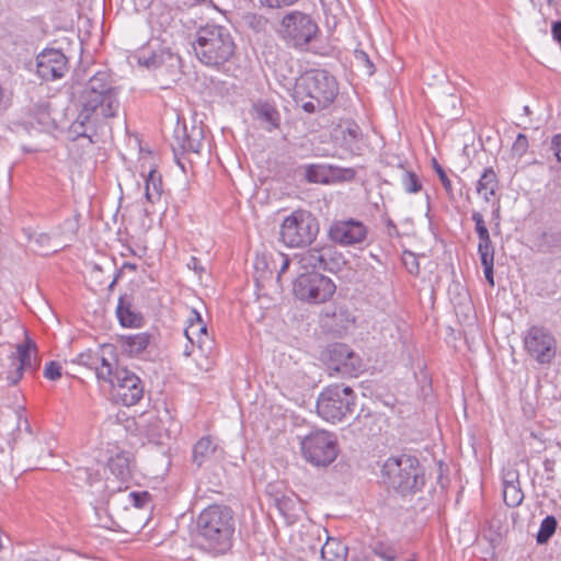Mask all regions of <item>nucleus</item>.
Masks as SVG:
<instances>
[{
	"mask_svg": "<svg viewBox=\"0 0 561 561\" xmlns=\"http://www.w3.org/2000/svg\"><path fill=\"white\" fill-rule=\"evenodd\" d=\"M234 531V513L227 505H208L196 518L198 545L214 557L224 556L231 550Z\"/></svg>",
	"mask_w": 561,
	"mask_h": 561,
	"instance_id": "f257e3e1",
	"label": "nucleus"
},
{
	"mask_svg": "<svg viewBox=\"0 0 561 561\" xmlns=\"http://www.w3.org/2000/svg\"><path fill=\"white\" fill-rule=\"evenodd\" d=\"M339 94V83L324 69H310L296 79L293 99L306 113L312 114L328 108Z\"/></svg>",
	"mask_w": 561,
	"mask_h": 561,
	"instance_id": "f03ea898",
	"label": "nucleus"
},
{
	"mask_svg": "<svg viewBox=\"0 0 561 561\" xmlns=\"http://www.w3.org/2000/svg\"><path fill=\"white\" fill-rule=\"evenodd\" d=\"M119 106L118 93L80 95L79 112L70 131L92 140L110 118L116 117Z\"/></svg>",
	"mask_w": 561,
	"mask_h": 561,
	"instance_id": "7ed1b4c3",
	"label": "nucleus"
},
{
	"mask_svg": "<svg viewBox=\"0 0 561 561\" xmlns=\"http://www.w3.org/2000/svg\"><path fill=\"white\" fill-rule=\"evenodd\" d=\"M192 48L202 65L219 69L234 55L236 44L226 26L206 24L196 30Z\"/></svg>",
	"mask_w": 561,
	"mask_h": 561,
	"instance_id": "20e7f679",
	"label": "nucleus"
},
{
	"mask_svg": "<svg viewBox=\"0 0 561 561\" xmlns=\"http://www.w3.org/2000/svg\"><path fill=\"white\" fill-rule=\"evenodd\" d=\"M388 486L402 494L414 493L425 485L424 469L415 456L401 454L388 458L382 466Z\"/></svg>",
	"mask_w": 561,
	"mask_h": 561,
	"instance_id": "39448f33",
	"label": "nucleus"
},
{
	"mask_svg": "<svg viewBox=\"0 0 561 561\" xmlns=\"http://www.w3.org/2000/svg\"><path fill=\"white\" fill-rule=\"evenodd\" d=\"M356 396L351 387L331 385L324 388L317 400L319 416L328 422H340L352 414Z\"/></svg>",
	"mask_w": 561,
	"mask_h": 561,
	"instance_id": "423d86ee",
	"label": "nucleus"
},
{
	"mask_svg": "<svg viewBox=\"0 0 561 561\" xmlns=\"http://www.w3.org/2000/svg\"><path fill=\"white\" fill-rule=\"evenodd\" d=\"M319 32L317 22L302 11L294 10L285 14L280 21L278 33L290 47L306 50Z\"/></svg>",
	"mask_w": 561,
	"mask_h": 561,
	"instance_id": "0eeeda50",
	"label": "nucleus"
},
{
	"mask_svg": "<svg viewBox=\"0 0 561 561\" xmlns=\"http://www.w3.org/2000/svg\"><path fill=\"white\" fill-rule=\"evenodd\" d=\"M318 233V219L311 213L300 209L285 217L279 229L282 242L289 248L311 244Z\"/></svg>",
	"mask_w": 561,
	"mask_h": 561,
	"instance_id": "6e6552de",
	"label": "nucleus"
},
{
	"mask_svg": "<svg viewBox=\"0 0 561 561\" xmlns=\"http://www.w3.org/2000/svg\"><path fill=\"white\" fill-rule=\"evenodd\" d=\"M335 290L333 280L319 272H302L293 282L294 296L309 304H323Z\"/></svg>",
	"mask_w": 561,
	"mask_h": 561,
	"instance_id": "1a4fd4ad",
	"label": "nucleus"
},
{
	"mask_svg": "<svg viewBox=\"0 0 561 561\" xmlns=\"http://www.w3.org/2000/svg\"><path fill=\"white\" fill-rule=\"evenodd\" d=\"M300 446L304 458L316 467H328L339 454L336 437L327 431L311 432L301 439Z\"/></svg>",
	"mask_w": 561,
	"mask_h": 561,
	"instance_id": "9d476101",
	"label": "nucleus"
},
{
	"mask_svg": "<svg viewBox=\"0 0 561 561\" xmlns=\"http://www.w3.org/2000/svg\"><path fill=\"white\" fill-rule=\"evenodd\" d=\"M142 65L154 71L162 89H169L181 79V58L169 49L153 51L149 57L139 59Z\"/></svg>",
	"mask_w": 561,
	"mask_h": 561,
	"instance_id": "9b49d317",
	"label": "nucleus"
},
{
	"mask_svg": "<svg viewBox=\"0 0 561 561\" xmlns=\"http://www.w3.org/2000/svg\"><path fill=\"white\" fill-rule=\"evenodd\" d=\"M524 346L529 356L541 365L552 362L557 353V341L546 328L533 325L524 336Z\"/></svg>",
	"mask_w": 561,
	"mask_h": 561,
	"instance_id": "f8f14e48",
	"label": "nucleus"
},
{
	"mask_svg": "<svg viewBox=\"0 0 561 561\" xmlns=\"http://www.w3.org/2000/svg\"><path fill=\"white\" fill-rule=\"evenodd\" d=\"M297 257L304 272H334L342 263V255L331 245L311 248L299 253Z\"/></svg>",
	"mask_w": 561,
	"mask_h": 561,
	"instance_id": "ddd939ff",
	"label": "nucleus"
},
{
	"mask_svg": "<svg viewBox=\"0 0 561 561\" xmlns=\"http://www.w3.org/2000/svg\"><path fill=\"white\" fill-rule=\"evenodd\" d=\"M108 383L112 385L116 399L126 407L137 404L144 397L142 381L126 368H116L114 378Z\"/></svg>",
	"mask_w": 561,
	"mask_h": 561,
	"instance_id": "4468645a",
	"label": "nucleus"
},
{
	"mask_svg": "<svg viewBox=\"0 0 561 561\" xmlns=\"http://www.w3.org/2000/svg\"><path fill=\"white\" fill-rule=\"evenodd\" d=\"M13 371H9L7 379L10 385L15 386L22 378L23 371H35L38 368L36 343L26 337L25 342L16 346V352L10 357Z\"/></svg>",
	"mask_w": 561,
	"mask_h": 561,
	"instance_id": "2eb2a0df",
	"label": "nucleus"
},
{
	"mask_svg": "<svg viewBox=\"0 0 561 561\" xmlns=\"http://www.w3.org/2000/svg\"><path fill=\"white\" fill-rule=\"evenodd\" d=\"M204 128L198 125L188 127L185 123L178 122L174 133L173 141L171 144L174 156L184 152L198 153L204 142Z\"/></svg>",
	"mask_w": 561,
	"mask_h": 561,
	"instance_id": "dca6fc26",
	"label": "nucleus"
},
{
	"mask_svg": "<svg viewBox=\"0 0 561 561\" xmlns=\"http://www.w3.org/2000/svg\"><path fill=\"white\" fill-rule=\"evenodd\" d=\"M329 369L343 375H352L360 370V359L353 350L343 343H334L327 348Z\"/></svg>",
	"mask_w": 561,
	"mask_h": 561,
	"instance_id": "f3484780",
	"label": "nucleus"
},
{
	"mask_svg": "<svg viewBox=\"0 0 561 561\" xmlns=\"http://www.w3.org/2000/svg\"><path fill=\"white\" fill-rule=\"evenodd\" d=\"M68 70V59L58 49H45L36 57V73L45 81L60 79Z\"/></svg>",
	"mask_w": 561,
	"mask_h": 561,
	"instance_id": "a211bd4d",
	"label": "nucleus"
},
{
	"mask_svg": "<svg viewBox=\"0 0 561 561\" xmlns=\"http://www.w3.org/2000/svg\"><path fill=\"white\" fill-rule=\"evenodd\" d=\"M328 237L332 242L341 245H354L366 239L367 228L362 221L355 219L337 220L330 226Z\"/></svg>",
	"mask_w": 561,
	"mask_h": 561,
	"instance_id": "6ab92c4d",
	"label": "nucleus"
},
{
	"mask_svg": "<svg viewBox=\"0 0 561 561\" xmlns=\"http://www.w3.org/2000/svg\"><path fill=\"white\" fill-rule=\"evenodd\" d=\"M129 297L127 294L119 297L116 308L117 318L125 328H140L144 324V316L134 309Z\"/></svg>",
	"mask_w": 561,
	"mask_h": 561,
	"instance_id": "aec40b11",
	"label": "nucleus"
},
{
	"mask_svg": "<svg viewBox=\"0 0 561 561\" xmlns=\"http://www.w3.org/2000/svg\"><path fill=\"white\" fill-rule=\"evenodd\" d=\"M105 93H118V89L113 85L111 75L107 71H98L89 79L80 95Z\"/></svg>",
	"mask_w": 561,
	"mask_h": 561,
	"instance_id": "412c9836",
	"label": "nucleus"
},
{
	"mask_svg": "<svg viewBox=\"0 0 561 561\" xmlns=\"http://www.w3.org/2000/svg\"><path fill=\"white\" fill-rule=\"evenodd\" d=\"M381 414L362 410L352 425L365 436H375L381 431Z\"/></svg>",
	"mask_w": 561,
	"mask_h": 561,
	"instance_id": "4be33fe9",
	"label": "nucleus"
},
{
	"mask_svg": "<svg viewBox=\"0 0 561 561\" xmlns=\"http://www.w3.org/2000/svg\"><path fill=\"white\" fill-rule=\"evenodd\" d=\"M500 188L497 174L493 168H485L477 181L476 192L489 203Z\"/></svg>",
	"mask_w": 561,
	"mask_h": 561,
	"instance_id": "5701e85b",
	"label": "nucleus"
},
{
	"mask_svg": "<svg viewBox=\"0 0 561 561\" xmlns=\"http://www.w3.org/2000/svg\"><path fill=\"white\" fill-rule=\"evenodd\" d=\"M218 446L210 436L199 438L193 447V462L201 467L205 462L211 460Z\"/></svg>",
	"mask_w": 561,
	"mask_h": 561,
	"instance_id": "b1692460",
	"label": "nucleus"
},
{
	"mask_svg": "<svg viewBox=\"0 0 561 561\" xmlns=\"http://www.w3.org/2000/svg\"><path fill=\"white\" fill-rule=\"evenodd\" d=\"M150 343V335L148 333H138L121 336V345L125 353L130 356H136L142 353Z\"/></svg>",
	"mask_w": 561,
	"mask_h": 561,
	"instance_id": "393cba45",
	"label": "nucleus"
},
{
	"mask_svg": "<svg viewBox=\"0 0 561 561\" xmlns=\"http://www.w3.org/2000/svg\"><path fill=\"white\" fill-rule=\"evenodd\" d=\"M320 552L324 561H346L347 558V547L335 538H328Z\"/></svg>",
	"mask_w": 561,
	"mask_h": 561,
	"instance_id": "a878e982",
	"label": "nucleus"
},
{
	"mask_svg": "<svg viewBox=\"0 0 561 561\" xmlns=\"http://www.w3.org/2000/svg\"><path fill=\"white\" fill-rule=\"evenodd\" d=\"M256 117L265 124L267 130L277 128L279 125V114L270 103H260L255 105Z\"/></svg>",
	"mask_w": 561,
	"mask_h": 561,
	"instance_id": "bb28decb",
	"label": "nucleus"
},
{
	"mask_svg": "<svg viewBox=\"0 0 561 561\" xmlns=\"http://www.w3.org/2000/svg\"><path fill=\"white\" fill-rule=\"evenodd\" d=\"M162 193V179L156 170H150L145 181V196L151 204L158 202Z\"/></svg>",
	"mask_w": 561,
	"mask_h": 561,
	"instance_id": "cd10ccee",
	"label": "nucleus"
},
{
	"mask_svg": "<svg viewBox=\"0 0 561 561\" xmlns=\"http://www.w3.org/2000/svg\"><path fill=\"white\" fill-rule=\"evenodd\" d=\"M107 466L110 471L119 480H126L130 477V461L125 454H117L111 457Z\"/></svg>",
	"mask_w": 561,
	"mask_h": 561,
	"instance_id": "c85d7f7f",
	"label": "nucleus"
},
{
	"mask_svg": "<svg viewBox=\"0 0 561 561\" xmlns=\"http://www.w3.org/2000/svg\"><path fill=\"white\" fill-rule=\"evenodd\" d=\"M187 322L184 334L192 345H196V340L199 339V331L205 329V322L201 313L195 309L191 310Z\"/></svg>",
	"mask_w": 561,
	"mask_h": 561,
	"instance_id": "c756f323",
	"label": "nucleus"
},
{
	"mask_svg": "<svg viewBox=\"0 0 561 561\" xmlns=\"http://www.w3.org/2000/svg\"><path fill=\"white\" fill-rule=\"evenodd\" d=\"M106 351H110V353H113V346H103L102 353H105ZM95 375L99 380H103L105 382H110L113 380L115 370L113 369V363H111L108 359L104 357V354H100V363L95 365L94 369Z\"/></svg>",
	"mask_w": 561,
	"mask_h": 561,
	"instance_id": "7c9ffc66",
	"label": "nucleus"
},
{
	"mask_svg": "<svg viewBox=\"0 0 561 561\" xmlns=\"http://www.w3.org/2000/svg\"><path fill=\"white\" fill-rule=\"evenodd\" d=\"M332 176L331 169L322 164H309L306 167L305 178L309 183H329Z\"/></svg>",
	"mask_w": 561,
	"mask_h": 561,
	"instance_id": "2f4dec72",
	"label": "nucleus"
},
{
	"mask_svg": "<svg viewBox=\"0 0 561 561\" xmlns=\"http://www.w3.org/2000/svg\"><path fill=\"white\" fill-rule=\"evenodd\" d=\"M30 123H37L42 127L50 124V111L47 102H39L30 108Z\"/></svg>",
	"mask_w": 561,
	"mask_h": 561,
	"instance_id": "473e14b6",
	"label": "nucleus"
},
{
	"mask_svg": "<svg viewBox=\"0 0 561 561\" xmlns=\"http://www.w3.org/2000/svg\"><path fill=\"white\" fill-rule=\"evenodd\" d=\"M341 135L343 142L347 146L358 142L363 137L360 127L354 121H347L344 126H341Z\"/></svg>",
	"mask_w": 561,
	"mask_h": 561,
	"instance_id": "72a5a7b5",
	"label": "nucleus"
},
{
	"mask_svg": "<svg viewBox=\"0 0 561 561\" xmlns=\"http://www.w3.org/2000/svg\"><path fill=\"white\" fill-rule=\"evenodd\" d=\"M503 500L508 507H517L524 500V493L520 484H511L503 486Z\"/></svg>",
	"mask_w": 561,
	"mask_h": 561,
	"instance_id": "f704fd0d",
	"label": "nucleus"
},
{
	"mask_svg": "<svg viewBox=\"0 0 561 561\" xmlns=\"http://www.w3.org/2000/svg\"><path fill=\"white\" fill-rule=\"evenodd\" d=\"M557 529V519L553 516H547L542 519L536 539L539 545L548 542Z\"/></svg>",
	"mask_w": 561,
	"mask_h": 561,
	"instance_id": "c9c22d12",
	"label": "nucleus"
},
{
	"mask_svg": "<svg viewBox=\"0 0 561 561\" xmlns=\"http://www.w3.org/2000/svg\"><path fill=\"white\" fill-rule=\"evenodd\" d=\"M401 183L403 188L409 194L417 193L422 190V183L417 174L413 171L402 169Z\"/></svg>",
	"mask_w": 561,
	"mask_h": 561,
	"instance_id": "e433bc0d",
	"label": "nucleus"
},
{
	"mask_svg": "<svg viewBox=\"0 0 561 561\" xmlns=\"http://www.w3.org/2000/svg\"><path fill=\"white\" fill-rule=\"evenodd\" d=\"M275 505L285 517L290 518L295 516V510L298 503L294 497L282 495L275 499Z\"/></svg>",
	"mask_w": 561,
	"mask_h": 561,
	"instance_id": "4c0bfd02",
	"label": "nucleus"
},
{
	"mask_svg": "<svg viewBox=\"0 0 561 561\" xmlns=\"http://www.w3.org/2000/svg\"><path fill=\"white\" fill-rule=\"evenodd\" d=\"M373 553L385 561H393L397 558V550L385 542L378 541L373 546Z\"/></svg>",
	"mask_w": 561,
	"mask_h": 561,
	"instance_id": "58836bf2",
	"label": "nucleus"
},
{
	"mask_svg": "<svg viewBox=\"0 0 561 561\" xmlns=\"http://www.w3.org/2000/svg\"><path fill=\"white\" fill-rule=\"evenodd\" d=\"M271 257H275V253H262L261 255H256L254 266L257 272H262V277H265L266 273L272 275L275 271Z\"/></svg>",
	"mask_w": 561,
	"mask_h": 561,
	"instance_id": "ea45409f",
	"label": "nucleus"
},
{
	"mask_svg": "<svg viewBox=\"0 0 561 561\" xmlns=\"http://www.w3.org/2000/svg\"><path fill=\"white\" fill-rule=\"evenodd\" d=\"M478 253L480 255L481 263L494 262V247L491 238L479 240Z\"/></svg>",
	"mask_w": 561,
	"mask_h": 561,
	"instance_id": "a19ab883",
	"label": "nucleus"
},
{
	"mask_svg": "<svg viewBox=\"0 0 561 561\" xmlns=\"http://www.w3.org/2000/svg\"><path fill=\"white\" fill-rule=\"evenodd\" d=\"M245 24L255 32H263L267 25V19L256 13H248L244 16Z\"/></svg>",
	"mask_w": 561,
	"mask_h": 561,
	"instance_id": "79ce46f5",
	"label": "nucleus"
},
{
	"mask_svg": "<svg viewBox=\"0 0 561 561\" xmlns=\"http://www.w3.org/2000/svg\"><path fill=\"white\" fill-rule=\"evenodd\" d=\"M560 243H561V238H560V236H558L556 233L547 232V233H543L538 239V248L540 249V251H543V252L550 251L552 248L558 247Z\"/></svg>",
	"mask_w": 561,
	"mask_h": 561,
	"instance_id": "37998d69",
	"label": "nucleus"
},
{
	"mask_svg": "<svg viewBox=\"0 0 561 561\" xmlns=\"http://www.w3.org/2000/svg\"><path fill=\"white\" fill-rule=\"evenodd\" d=\"M271 262L273 263L274 272H276L277 280H279L280 275L289 267L290 260L287 255L275 252V257H271Z\"/></svg>",
	"mask_w": 561,
	"mask_h": 561,
	"instance_id": "c03bdc74",
	"label": "nucleus"
},
{
	"mask_svg": "<svg viewBox=\"0 0 561 561\" xmlns=\"http://www.w3.org/2000/svg\"><path fill=\"white\" fill-rule=\"evenodd\" d=\"M213 345L214 340L208 333L207 325L205 324V329L199 331V339L196 340V346L202 353L208 354L213 350Z\"/></svg>",
	"mask_w": 561,
	"mask_h": 561,
	"instance_id": "a18cd8bd",
	"label": "nucleus"
},
{
	"mask_svg": "<svg viewBox=\"0 0 561 561\" xmlns=\"http://www.w3.org/2000/svg\"><path fill=\"white\" fill-rule=\"evenodd\" d=\"M433 168H434L444 190L446 191V194L451 198L454 196L453 186H451V182H450L449 178L447 176L445 170L442 168V165L435 159H433Z\"/></svg>",
	"mask_w": 561,
	"mask_h": 561,
	"instance_id": "49530a36",
	"label": "nucleus"
},
{
	"mask_svg": "<svg viewBox=\"0 0 561 561\" xmlns=\"http://www.w3.org/2000/svg\"><path fill=\"white\" fill-rule=\"evenodd\" d=\"M471 219L473 220L476 227V232L478 234L479 240L490 238L489 230L484 224L483 216L479 213L473 210L471 215Z\"/></svg>",
	"mask_w": 561,
	"mask_h": 561,
	"instance_id": "de8ad7c7",
	"label": "nucleus"
},
{
	"mask_svg": "<svg viewBox=\"0 0 561 561\" xmlns=\"http://www.w3.org/2000/svg\"><path fill=\"white\" fill-rule=\"evenodd\" d=\"M354 57L357 64L366 69L368 76H371L375 72V66L366 51L362 49H355Z\"/></svg>",
	"mask_w": 561,
	"mask_h": 561,
	"instance_id": "09e8293b",
	"label": "nucleus"
},
{
	"mask_svg": "<svg viewBox=\"0 0 561 561\" xmlns=\"http://www.w3.org/2000/svg\"><path fill=\"white\" fill-rule=\"evenodd\" d=\"M78 363L88 368L94 369L95 365L100 363V354L91 351L81 353L78 355Z\"/></svg>",
	"mask_w": 561,
	"mask_h": 561,
	"instance_id": "8fccbe9b",
	"label": "nucleus"
},
{
	"mask_svg": "<svg viewBox=\"0 0 561 561\" xmlns=\"http://www.w3.org/2000/svg\"><path fill=\"white\" fill-rule=\"evenodd\" d=\"M128 497L131 502V504L136 508H144L150 501V494L146 491L144 492H130L128 494Z\"/></svg>",
	"mask_w": 561,
	"mask_h": 561,
	"instance_id": "3c124183",
	"label": "nucleus"
},
{
	"mask_svg": "<svg viewBox=\"0 0 561 561\" xmlns=\"http://www.w3.org/2000/svg\"><path fill=\"white\" fill-rule=\"evenodd\" d=\"M44 377L49 380H57L61 377V365L58 362L50 360L44 368Z\"/></svg>",
	"mask_w": 561,
	"mask_h": 561,
	"instance_id": "603ef678",
	"label": "nucleus"
},
{
	"mask_svg": "<svg viewBox=\"0 0 561 561\" xmlns=\"http://www.w3.org/2000/svg\"><path fill=\"white\" fill-rule=\"evenodd\" d=\"M528 146L527 137L524 134H518L513 144L512 150L514 153L522 157L527 151Z\"/></svg>",
	"mask_w": 561,
	"mask_h": 561,
	"instance_id": "864d4df0",
	"label": "nucleus"
},
{
	"mask_svg": "<svg viewBox=\"0 0 561 561\" xmlns=\"http://www.w3.org/2000/svg\"><path fill=\"white\" fill-rule=\"evenodd\" d=\"M519 484V473L515 469H508L503 473V486Z\"/></svg>",
	"mask_w": 561,
	"mask_h": 561,
	"instance_id": "5fc2aeb1",
	"label": "nucleus"
},
{
	"mask_svg": "<svg viewBox=\"0 0 561 561\" xmlns=\"http://www.w3.org/2000/svg\"><path fill=\"white\" fill-rule=\"evenodd\" d=\"M298 0H260L261 4L271 9H278L296 3Z\"/></svg>",
	"mask_w": 561,
	"mask_h": 561,
	"instance_id": "6e6d98bb",
	"label": "nucleus"
},
{
	"mask_svg": "<svg viewBox=\"0 0 561 561\" xmlns=\"http://www.w3.org/2000/svg\"><path fill=\"white\" fill-rule=\"evenodd\" d=\"M50 236L47 234V233H39L35 241L39 244V247L45 251V254L48 253V251H53V252H56L57 250L56 249H51L50 247Z\"/></svg>",
	"mask_w": 561,
	"mask_h": 561,
	"instance_id": "4d7b16f0",
	"label": "nucleus"
},
{
	"mask_svg": "<svg viewBox=\"0 0 561 561\" xmlns=\"http://www.w3.org/2000/svg\"><path fill=\"white\" fill-rule=\"evenodd\" d=\"M486 282L490 286H494L493 266L494 262L481 263Z\"/></svg>",
	"mask_w": 561,
	"mask_h": 561,
	"instance_id": "13d9d810",
	"label": "nucleus"
},
{
	"mask_svg": "<svg viewBox=\"0 0 561 561\" xmlns=\"http://www.w3.org/2000/svg\"><path fill=\"white\" fill-rule=\"evenodd\" d=\"M551 149L553 150L557 160L561 163V134L556 135L552 138Z\"/></svg>",
	"mask_w": 561,
	"mask_h": 561,
	"instance_id": "bf43d9fd",
	"label": "nucleus"
},
{
	"mask_svg": "<svg viewBox=\"0 0 561 561\" xmlns=\"http://www.w3.org/2000/svg\"><path fill=\"white\" fill-rule=\"evenodd\" d=\"M187 267L193 270L198 275H201L203 272H205V268L201 265V261L195 256L190 257V260L187 262Z\"/></svg>",
	"mask_w": 561,
	"mask_h": 561,
	"instance_id": "052dcab7",
	"label": "nucleus"
},
{
	"mask_svg": "<svg viewBox=\"0 0 561 561\" xmlns=\"http://www.w3.org/2000/svg\"><path fill=\"white\" fill-rule=\"evenodd\" d=\"M551 31L553 38L561 44V21L554 22Z\"/></svg>",
	"mask_w": 561,
	"mask_h": 561,
	"instance_id": "680f3d73",
	"label": "nucleus"
},
{
	"mask_svg": "<svg viewBox=\"0 0 561 561\" xmlns=\"http://www.w3.org/2000/svg\"><path fill=\"white\" fill-rule=\"evenodd\" d=\"M410 256L412 259V262L410 263L409 272L412 274L419 273V263L413 254L410 253Z\"/></svg>",
	"mask_w": 561,
	"mask_h": 561,
	"instance_id": "e2e57ef3",
	"label": "nucleus"
},
{
	"mask_svg": "<svg viewBox=\"0 0 561 561\" xmlns=\"http://www.w3.org/2000/svg\"><path fill=\"white\" fill-rule=\"evenodd\" d=\"M339 314L344 316L346 322H352V323L355 322V318L351 313H348V311L346 309L344 310L343 308H340Z\"/></svg>",
	"mask_w": 561,
	"mask_h": 561,
	"instance_id": "0e129e2a",
	"label": "nucleus"
},
{
	"mask_svg": "<svg viewBox=\"0 0 561 561\" xmlns=\"http://www.w3.org/2000/svg\"><path fill=\"white\" fill-rule=\"evenodd\" d=\"M78 473H80V474H81V473H82V474H85V476H87V481H88V483H89V484H92V481H91V479H92V474L89 472V470H88V469H78Z\"/></svg>",
	"mask_w": 561,
	"mask_h": 561,
	"instance_id": "69168bd1",
	"label": "nucleus"
},
{
	"mask_svg": "<svg viewBox=\"0 0 561 561\" xmlns=\"http://www.w3.org/2000/svg\"><path fill=\"white\" fill-rule=\"evenodd\" d=\"M124 270L136 271L137 266L133 263L125 262L122 266Z\"/></svg>",
	"mask_w": 561,
	"mask_h": 561,
	"instance_id": "338daca9",
	"label": "nucleus"
},
{
	"mask_svg": "<svg viewBox=\"0 0 561 561\" xmlns=\"http://www.w3.org/2000/svg\"><path fill=\"white\" fill-rule=\"evenodd\" d=\"M543 465H545V470H546V471H551V470H552V465H553V462H552V461H550V460H546V461L543 462Z\"/></svg>",
	"mask_w": 561,
	"mask_h": 561,
	"instance_id": "774afa93",
	"label": "nucleus"
}]
</instances>
